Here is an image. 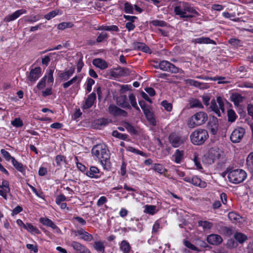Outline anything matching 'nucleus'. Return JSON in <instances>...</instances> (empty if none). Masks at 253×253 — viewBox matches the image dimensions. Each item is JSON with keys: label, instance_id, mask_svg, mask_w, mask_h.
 <instances>
[{"label": "nucleus", "instance_id": "nucleus-27", "mask_svg": "<svg viewBox=\"0 0 253 253\" xmlns=\"http://www.w3.org/2000/svg\"><path fill=\"white\" fill-rule=\"evenodd\" d=\"M191 183L201 188H205L207 186V183L205 181H202L197 176H194L191 178Z\"/></svg>", "mask_w": 253, "mask_h": 253}, {"label": "nucleus", "instance_id": "nucleus-25", "mask_svg": "<svg viewBox=\"0 0 253 253\" xmlns=\"http://www.w3.org/2000/svg\"><path fill=\"white\" fill-rule=\"evenodd\" d=\"M185 82L187 84H188L189 85H193L195 87H198L200 88H205L206 87V84H205L200 83L192 79H187L185 80Z\"/></svg>", "mask_w": 253, "mask_h": 253}, {"label": "nucleus", "instance_id": "nucleus-15", "mask_svg": "<svg viewBox=\"0 0 253 253\" xmlns=\"http://www.w3.org/2000/svg\"><path fill=\"white\" fill-rule=\"evenodd\" d=\"M75 70L74 67H71L69 70L59 73L58 76L61 80L64 81H67L73 75L75 72Z\"/></svg>", "mask_w": 253, "mask_h": 253}, {"label": "nucleus", "instance_id": "nucleus-62", "mask_svg": "<svg viewBox=\"0 0 253 253\" xmlns=\"http://www.w3.org/2000/svg\"><path fill=\"white\" fill-rule=\"evenodd\" d=\"M127 150L131 152L134 153L139 154V155H140L143 156H145V154L144 152H143L142 151H139L138 150H137L133 147H129L128 148Z\"/></svg>", "mask_w": 253, "mask_h": 253}, {"label": "nucleus", "instance_id": "nucleus-8", "mask_svg": "<svg viewBox=\"0 0 253 253\" xmlns=\"http://www.w3.org/2000/svg\"><path fill=\"white\" fill-rule=\"evenodd\" d=\"M245 132V129L242 127L234 129L230 135L231 141L233 143L239 142L243 138Z\"/></svg>", "mask_w": 253, "mask_h": 253}, {"label": "nucleus", "instance_id": "nucleus-54", "mask_svg": "<svg viewBox=\"0 0 253 253\" xmlns=\"http://www.w3.org/2000/svg\"><path fill=\"white\" fill-rule=\"evenodd\" d=\"M11 124L13 126L17 127H21L23 125L22 121L20 118H15L11 122Z\"/></svg>", "mask_w": 253, "mask_h": 253}, {"label": "nucleus", "instance_id": "nucleus-50", "mask_svg": "<svg viewBox=\"0 0 253 253\" xmlns=\"http://www.w3.org/2000/svg\"><path fill=\"white\" fill-rule=\"evenodd\" d=\"M225 78L224 77H218V76H216V77H211L210 78V80L211 81H218V84H227L228 83H229V82L228 81H224L225 80Z\"/></svg>", "mask_w": 253, "mask_h": 253}, {"label": "nucleus", "instance_id": "nucleus-63", "mask_svg": "<svg viewBox=\"0 0 253 253\" xmlns=\"http://www.w3.org/2000/svg\"><path fill=\"white\" fill-rule=\"evenodd\" d=\"M228 217L231 220H236L239 219V216L234 212H230Z\"/></svg>", "mask_w": 253, "mask_h": 253}, {"label": "nucleus", "instance_id": "nucleus-21", "mask_svg": "<svg viewBox=\"0 0 253 253\" xmlns=\"http://www.w3.org/2000/svg\"><path fill=\"white\" fill-rule=\"evenodd\" d=\"M218 231L220 234L227 237L231 236L234 233L232 227L225 226H220L218 229Z\"/></svg>", "mask_w": 253, "mask_h": 253}, {"label": "nucleus", "instance_id": "nucleus-49", "mask_svg": "<svg viewBox=\"0 0 253 253\" xmlns=\"http://www.w3.org/2000/svg\"><path fill=\"white\" fill-rule=\"evenodd\" d=\"M119 75L122 76H128L130 71L128 68H119Z\"/></svg>", "mask_w": 253, "mask_h": 253}, {"label": "nucleus", "instance_id": "nucleus-61", "mask_svg": "<svg viewBox=\"0 0 253 253\" xmlns=\"http://www.w3.org/2000/svg\"><path fill=\"white\" fill-rule=\"evenodd\" d=\"M94 83H95V82L93 79H92L91 78H89L88 79L87 82V86H86V90L88 92H89L90 91H91V86L93 84H94Z\"/></svg>", "mask_w": 253, "mask_h": 253}, {"label": "nucleus", "instance_id": "nucleus-10", "mask_svg": "<svg viewBox=\"0 0 253 253\" xmlns=\"http://www.w3.org/2000/svg\"><path fill=\"white\" fill-rule=\"evenodd\" d=\"M207 241L210 245L217 246L222 242L223 239L219 235L211 234L207 237Z\"/></svg>", "mask_w": 253, "mask_h": 253}, {"label": "nucleus", "instance_id": "nucleus-7", "mask_svg": "<svg viewBox=\"0 0 253 253\" xmlns=\"http://www.w3.org/2000/svg\"><path fill=\"white\" fill-rule=\"evenodd\" d=\"M216 101L218 106L216 104L215 101L213 99L211 101L210 108L218 117H220L221 116L220 110L222 113L224 112V99L220 96H218L216 98Z\"/></svg>", "mask_w": 253, "mask_h": 253}, {"label": "nucleus", "instance_id": "nucleus-64", "mask_svg": "<svg viewBox=\"0 0 253 253\" xmlns=\"http://www.w3.org/2000/svg\"><path fill=\"white\" fill-rule=\"evenodd\" d=\"M197 244L198 246H199L201 247L204 248H209L211 249V247L209 245H208L206 242L203 240H198L197 241Z\"/></svg>", "mask_w": 253, "mask_h": 253}, {"label": "nucleus", "instance_id": "nucleus-42", "mask_svg": "<svg viewBox=\"0 0 253 253\" xmlns=\"http://www.w3.org/2000/svg\"><path fill=\"white\" fill-rule=\"evenodd\" d=\"M144 212L150 214H154L156 212V207L152 205H146Z\"/></svg>", "mask_w": 253, "mask_h": 253}, {"label": "nucleus", "instance_id": "nucleus-17", "mask_svg": "<svg viewBox=\"0 0 253 253\" xmlns=\"http://www.w3.org/2000/svg\"><path fill=\"white\" fill-rule=\"evenodd\" d=\"M71 246L79 253H90L88 249L79 242L76 241L72 242Z\"/></svg>", "mask_w": 253, "mask_h": 253}, {"label": "nucleus", "instance_id": "nucleus-23", "mask_svg": "<svg viewBox=\"0 0 253 253\" xmlns=\"http://www.w3.org/2000/svg\"><path fill=\"white\" fill-rule=\"evenodd\" d=\"M133 47L134 49L141 50L144 52L148 53L150 50L148 46L145 43L140 42H135L133 43Z\"/></svg>", "mask_w": 253, "mask_h": 253}, {"label": "nucleus", "instance_id": "nucleus-22", "mask_svg": "<svg viewBox=\"0 0 253 253\" xmlns=\"http://www.w3.org/2000/svg\"><path fill=\"white\" fill-rule=\"evenodd\" d=\"M118 105L121 107L125 108H130L128 102H127V98L126 95L121 96L117 100Z\"/></svg>", "mask_w": 253, "mask_h": 253}, {"label": "nucleus", "instance_id": "nucleus-4", "mask_svg": "<svg viewBox=\"0 0 253 253\" xmlns=\"http://www.w3.org/2000/svg\"><path fill=\"white\" fill-rule=\"evenodd\" d=\"M227 177L231 182L238 184L242 182L246 179L247 173L242 169H236L229 171Z\"/></svg>", "mask_w": 253, "mask_h": 253}, {"label": "nucleus", "instance_id": "nucleus-13", "mask_svg": "<svg viewBox=\"0 0 253 253\" xmlns=\"http://www.w3.org/2000/svg\"><path fill=\"white\" fill-rule=\"evenodd\" d=\"M41 68L40 67H36L31 70L29 76V80L31 82H36L41 76Z\"/></svg>", "mask_w": 253, "mask_h": 253}, {"label": "nucleus", "instance_id": "nucleus-19", "mask_svg": "<svg viewBox=\"0 0 253 253\" xmlns=\"http://www.w3.org/2000/svg\"><path fill=\"white\" fill-rule=\"evenodd\" d=\"M96 99V94L92 92L90 94L85 100V104L84 106V109H88L90 108L93 104Z\"/></svg>", "mask_w": 253, "mask_h": 253}, {"label": "nucleus", "instance_id": "nucleus-55", "mask_svg": "<svg viewBox=\"0 0 253 253\" xmlns=\"http://www.w3.org/2000/svg\"><path fill=\"white\" fill-rule=\"evenodd\" d=\"M193 161L195 165L196 166L197 169H202V166L200 164L199 158L198 157V155L195 153L194 154Z\"/></svg>", "mask_w": 253, "mask_h": 253}, {"label": "nucleus", "instance_id": "nucleus-28", "mask_svg": "<svg viewBox=\"0 0 253 253\" xmlns=\"http://www.w3.org/2000/svg\"><path fill=\"white\" fill-rule=\"evenodd\" d=\"M184 152L177 149L172 157L174 159V161L177 164H179L183 159Z\"/></svg>", "mask_w": 253, "mask_h": 253}, {"label": "nucleus", "instance_id": "nucleus-1", "mask_svg": "<svg viewBox=\"0 0 253 253\" xmlns=\"http://www.w3.org/2000/svg\"><path fill=\"white\" fill-rule=\"evenodd\" d=\"M175 15H178L185 20H188L196 16H199V13L191 5L186 2L181 1L177 3L174 8Z\"/></svg>", "mask_w": 253, "mask_h": 253}, {"label": "nucleus", "instance_id": "nucleus-35", "mask_svg": "<svg viewBox=\"0 0 253 253\" xmlns=\"http://www.w3.org/2000/svg\"><path fill=\"white\" fill-rule=\"evenodd\" d=\"M247 165L248 169L253 172V152L250 153L247 158Z\"/></svg>", "mask_w": 253, "mask_h": 253}, {"label": "nucleus", "instance_id": "nucleus-60", "mask_svg": "<svg viewBox=\"0 0 253 253\" xmlns=\"http://www.w3.org/2000/svg\"><path fill=\"white\" fill-rule=\"evenodd\" d=\"M46 79V76H44L38 84L37 86L39 89H42L45 86Z\"/></svg>", "mask_w": 253, "mask_h": 253}, {"label": "nucleus", "instance_id": "nucleus-59", "mask_svg": "<svg viewBox=\"0 0 253 253\" xmlns=\"http://www.w3.org/2000/svg\"><path fill=\"white\" fill-rule=\"evenodd\" d=\"M228 42L229 43H230L231 45L235 46H238L240 45L241 44V41L237 39H230Z\"/></svg>", "mask_w": 253, "mask_h": 253}, {"label": "nucleus", "instance_id": "nucleus-53", "mask_svg": "<svg viewBox=\"0 0 253 253\" xmlns=\"http://www.w3.org/2000/svg\"><path fill=\"white\" fill-rule=\"evenodd\" d=\"M1 154L3 156V157L5 159L6 161H10L12 160V158H13L14 157L11 156L10 154L6 151L5 150L2 149L0 150Z\"/></svg>", "mask_w": 253, "mask_h": 253}, {"label": "nucleus", "instance_id": "nucleus-12", "mask_svg": "<svg viewBox=\"0 0 253 253\" xmlns=\"http://www.w3.org/2000/svg\"><path fill=\"white\" fill-rule=\"evenodd\" d=\"M208 126L210 129L211 133L214 135L217 133L218 128V119L214 116L210 118L208 123Z\"/></svg>", "mask_w": 253, "mask_h": 253}, {"label": "nucleus", "instance_id": "nucleus-41", "mask_svg": "<svg viewBox=\"0 0 253 253\" xmlns=\"http://www.w3.org/2000/svg\"><path fill=\"white\" fill-rule=\"evenodd\" d=\"M189 104L190 105V108H196V107H198V108H202L203 107V105H202L201 102L197 99H193L190 100Z\"/></svg>", "mask_w": 253, "mask_h": 253}, {"label": "nucleus", "instance_id": "nucleus-57", "mask_svg": "<svg viewBox=\"0 0 253 253\" xmlns=\"http://www.w3.org/2000/svg\"><path fill=\"white\" fill-rule=\"evenodd\" d=\"M161 104L167 111L170 112L172 110V105L166 100L163 101Z\"/></svg>", "mask_w": 253, "mask_h": 253}, {"label": "nucleus", "instance_id": "nucleus-20", "mask_svg": "<svg viewBox=\"0 0 253 253\" xmlns=\"http://www.w3.org/2000/svg\"><path fill=\"white\" fill-rule=\"evenodd\" d=\"M193 42L195 43H199V44H216V42L215 41L210 39L208 37H201L199 38H197L193 40Z\"/></svg>", "mask_w": 253, "mask_h": 253}, {"label": "nucleus", "instance_id": "nucleus-56", "mask_svg": "<svg viewBox=\"0 0 253 253\" xmlns=\"http://www.w3.org/2000/svg\"><path fill=\"white\" fill-rule=\"evenodd\" d=\"M125 10L126 13L132 14L133 13L132 6L129 3L126 2L125 4Z\"/></svg>", "mask_w": 253, "mask_h": 253}, {"label": "nucleus", "instance_id": "nucleus-14", "mask_svg": "<svg viewBox=\"0 0 253 253\" xmlns=\"http://www.w3.org/2000/svg\"><path fill=\"white\" fill-rule=\"evenodd\" d=\"M74 233L76 236L80 235L81 236V239L87 242L91 241L93 239V237L91 234L82 228L74 231Z\"/></svg>", "mask_w": 253, "mask_h": 253}, {"label": "nucleus", "instance_id": "nucleus-26", "mask_svg": "<svg viewBox=\"0 0 253 253\" xmlns=\"http://www.w3.org/2000/svg\"><path fill=\"white\" fill-rule=\"evenodd\" d=\"M198 226L202 227L205 231L211 229L213 226L212 223L206 220H200L198 222Z\"/></svg>", "mask_w": 253, "mask_h": 253}, {"label": "nucleus", "instance_id": "nucleus-18", "mask_svg": "<svg viewBox=\"0 0 253 253\" xmlns=\"http://www.w3.org/2000/svg\"><path fill=\"white\" fill-rule=\"evenodd\" d=\"M92 64L96 67L104 70L108 67V63L104 60L101 58H96L93 60Z\"/></svg>", "mask_w": 253, "mask_h": 253}, {"label": "nucleus", "instance_id": "nucleus-6", "mask_svg": "<svg viewBox=\"0 0 253 253\" xmlns=\"http://www.w3.org/2000/svg\"><path fill=\"white\" fill-rule=\"evenodd\" d=\"M154 67L155 68H159L164 71L170 72L173 74H176L179 72L178 68L166 60H162L160 61L158 65Z\"/></svg>", "mask_w": 253, "mask_h": 253}, {"label": "nucleus", "instance_id": "nucleus-38", "mask_svg": "<svg viewBox=\"0 0 253 253\" xmlns=\"http://www.w3.org/2000/svg\"><path fill=\"white\" fill-rule=\"evenodd\" d=\"M129 100L133 108H134L136 110L140 111V109L137 105L135 97L133 93H130L129 94Z\"/></svg>", "mask_w": 253, "mask_h": 253}, {"label": "nucleus", "instance_id": "nucleus-46", "mask_svg": "<svg viewBox=\"0 0 253 253\" xmlns=\"http://www.w3.org/2000/svg\"><path fill=\"white\" fill-rule=\"evenodd\" d=\"M94 249L102 253L104 252V246L103 243L101 242H95L94 246Z\"/></svg>", "mask_w": 253, "mask_h": 253}, {"label": "nucleus", "instance_id": "nucleus-37", "mask_svg": "<svg viewBox=\"0 0 253 253\" xmlns=\"http://www.w3.org/2000/svg\"><path fill=\"white\" fill-rule=\"evenodd\" d=\"M153 169L156 172L162 174L167 171L166 169L164 167L159 164H155L153 166Z\"/></svg>", "mask_w": 253, "mask_h": 253}, {"label": "nucleus", "instance_id": "nucleus-52", "mask_svg": "<svg viewBox=\"0 0 253 253\" xmlns=\"http://www.w3.org/2000/svg\"><path fill=\"white\" fill-rule=\"evenodd\" d=\"M184 245L188 248L196 251H200V250L198 249L197 247L195 246L194 245L191 244L189 241L187 240H184Z\"/></svg>", "mask_w": 253, "mask_h": 253}, {"label": "nucleus", "instance_id": "nucleus-9", "mask_svg": "<svg viewBox=\"0 0 253 253\" xmlns=\"http://www.w3.org/2000/svg\"><path fill=\"white\" fill-rule=\"evenodd\" d=\"M169 142L173 147H178L183 144L185 139L175 133L170 134L169 136Z\"/></svg>", "mask_w": 253, "mask_h": 253}, {"label": "nucleus", "instance_id": "nucleus-58", "mask_svg": "<svg viewBox=\"0 0 253 253\" xmlns=\"http://www.w3.org/2000/svg\"><path fill=\"white\" fill-rule=\"evenodd\" d=\"M107 38L108 34L107 33H102L97 37L96 42H101Z\"/></svg>", "mask_w": 253, "mask_h": 253}, {"label": "nucleus", "instance_id": "nucleus-51", "mask_svg": "<svg viewBox=\"0 0 253 253\" xmlns=\"http://www.w3.org/2000/svg\"><path fill=\"white\" fill-rule=\"evenodd\" d=\"M59 12V10H53V11H52L50 12H49L48 13L45 14L44 15V18L49 20L50 19H51V18L54 17L56 15H57L58 14Z\"/></svg>", "mask_w": 253, "mask_h": 253}, {"label": "nucleus", "instance_id": "nucleus-32", "mask_svg": "<svg viewBox=\"0 0 253 253\" xmlns=\"http://www.w3.org/2000/svg\"><path fill=\"white\" fill-rule=\"evenodd\" d=\"M99 173V169L95 167H91L89 170H88L86 172V174L91 178H96L97 176V174Z\"/></svg>", "mask_w": 253, "mask_h": 253}, {"label": "nucleus", "instance_id": "nucleus-43", "mask_svg": "<svg viewBox=\"0 0 253 253\" xmlns=\"http://www.w3.org/2000/svg\"><path fill=\"white\" fill-rule=\"evenodd\" d=\"M124 126L128 132L131 134H135L137 133V131L133 126L128 123H125Z\"/></svg>", "mask_w": 253, "mask_h": 253}, {"label": "nucleus", "instance_id": "nucleus-39", "mask_svg": "<svg viewBox=\"0 0 253 253\" xmlns=\"http://www.w3.org/2000/svg\"><path fill=\"white\" fill-rule=\"evenodd\" d=\"M24 228L27 229L28 231L33 233L37 234L39 232V230L37 228L35 227L30 223H26L25 225H24Z\"/></svg>", "mask_w": 253, "mask_h": 253}, {"label": "nucleus", "instance_id": "nucleus-29", "mask_svg": "<svg viewBox=\"0 0 253 253\" xmlns=\"http://www.w3.org/2000/svg\"><path fill=\"white\" fill-rule=\"evenodd\" d=\"M231 101L234 102L235 105H238L239 104L242 102L244 97L239 93H233L231 96Z\"/></svg>", "mask_w": 253, "mask_h": 253}, {"label": "nucleus", "instance_id": "nucleus-24", "mask_svg": "<svg viewBox=\"0 0 253 253\" xmlns=\"http://www.w3.org/2000/svg\"><path fill=\"white\" fill-rule=\"evenodd\" d=\"M81 81V78L80 76H76L70 80L63 83L62 85L64 89H66L75 83H77L78 84H80Z\"/></svg>", "mask_w": 253, "mask_h": 253}, {"label": "nucleus", "instance_id": "nucleus-2", "mask_svg": "<svg viewBox=\"0 0 253 253\" xmlns=\"http://www.w3.org/2000/svg\"><path fill=\"white\" fill-rule=\"evenodd\" d=\"M91 153L100 159L102 165H107L109 159V151L104 144H98L93 147Z\"/></svg>", "mask_w": 253, "mask_h": 253}, {"label": "nucleus", "instance_id": "nucleus-33", "mask_svg": "<svg viewBox=\"0 0 253 253\" xmlns=\"http://www.w3.org/2000/svg\"><path fill=\"white\" fill-rule=\"evenodd\" d=\"M120 249L124 253H128L130 250V246L127 241L123 240L121 242Z\"/></svg>", "mask_w": 253, "mask_h": 253}, {"label": "nucleus", "instance_id": "nucleus-34", "mask_svg": "<svg viewBox=\"0 0 253 253\" xmlns=\"http://www.w3.org/2000/svg\"><path fill=\"white\" fill-rule=\"evenodd\" d=\"M234 238L240 244L245 242L248 239L247 236L242 233H236Z\"/></svg>", "mask_w": 253, "mask_h": 253}, {"label": "nucleus", "instance_id": "nucleus-16", "mask_svg": "<svg viewBox=\"0 0 253 253\" xmlns=\"http://www.w3.org/2000/svg\"><path fill=\"white\" fill-rule=\"evenodd\" d=\"M26 11L24 9H21L18 10L10 15L6 16L4 18V20L6 22H10L13 21L18 18L21 14L25 13Z\"/></svg>", "mask_w": 253, "mask_h": 253}, {"label": "nucleus", "instance_id": "nucleus-11", "mask_svg": "<svg viewBox=\"0 0 253 253\" xmlns=\"http://www.w3.org/2000/svg\"><path fill=\"white\" fill-rule=\"evenodd\" d=\"M108 110L109 113L114 116L126 117L127 115L126 111L114 105H110Z\"/></svg>", "mask_w": 253, "mask_h": 253}, {"label": "nucleus", "instance_id": "nucleus-40", "mask_svg": "<svg viewBox=\"0 0 253 253\" xmlns=\"http://www.w3.org/2000/svg\"><path fill=\"white\" fill-rule=\"evenodd\" d=\"M228 120L229 122H233L237 118L235 112L232 109H229L227 111Z\"/></svg>", "mask_w": 253, "mask_h": 253}, {"label": "nucleus", "instance_id": "nucleus-44", "mask_svg": "<svg viewBox=\"0 0 253 253\" xmlns=\"http://www.w3.org/2000/svg\"><path fill=\"white\" fill-rule=\"evenodd\" d=\"M112 135L115 137L124 140H126L127 137V135L126 134L121 133L117 130H114L112 132Z\"/></svg>", "mask_w": 253, "mask_h": 253}, {"label": "nucleus", "instance_id": "nucleus-48", "mask_svg": "<svg viewBox=\"0 0 253 253\" xmlns=\"http://www.w3.org/2000/svg\"><path fill=\"white\" fill-rule=\"evenodd\" d=\"M73 26V24L70 22H63L58 25L57 28L59 30H64L67 28H71Z\"/></svg>", "mask_w": 253, "mask_h": 253}, {"label": "nucleus", "instance_id": "nucleus-47", "mask_svg": "<svg viewBox=\"0 0 253 253\" xmlns=\"http://www.w3.org/2000/svg\"><path fill=\"white\" fill-rule=\"evenodd\" d=\"M150 24L154 26L165 27L167 26V23L164 21L159 20H154L150 22Z\"/></svg>", "mask_w": 253, "mask_h": 253}, {"label": "nucleus", "instance_id": "nucleus-30", "mask_svg": "<svg viewBox=\"0 0 253 253\" xmlns=\"http://www.w3.org/2000/svg\"><path fill=\"white\" fill-rule=\"evenodd\" d=\"M40 221L42 224L49 226L53 229H58L54 222L47 218H41Z\"/></svg>", "mask_w": 253, "mask_h": 253}, {"label": "nucleus", "instance_id": "nucleus-3", "mask_svg": "<svg viewBox=\"0 0 253 253\" xmlns=\"http://www.w3.org/2000/svg\"><path fill=\"white\" fill-rule=\"evenodd\" d=\"M208 137L209 134L207 130L201 128L197 129L190 135L192 143L197 145L203 144Z\"/></svg>", "mask_w": 253, "mask_h": 253}, {"label": "nucleus", "instance_id": "nucleus-31", "mask_svg": "<svg viewBox=\"0 0 253 253\" xmlns=\"http://www.w3.org/2000/svg\"><path fill=\"white\" fill-rule=\"evenodd\" d=\"M147 119L153 125H156V121L153 117L152 112L149 109L144 110L143 111Z\"/></svg>", "mask_w": 253, "mask_h": 253}, {"label": "nucleus", "instance_id": "nucleus-45", "mask_svg": "<svg viewBox=\"0 0 253 253\" xmlns=\"http://www.w3.org/2000/svg\"><path fill=\"white\" fill-rule=\"evenodd\" d=\"M109 123V121L107 119L101 118L96 121V124L98 126V127L100 128L101 127L105 126Z\"/></svg>", "mask_w": 253, "mask_h": 253}, {"label": "nucleus", "instance_id": "nucleus-36", "mask_svg": "<svg viewBox=\"0 0 253 253\" xmlns=\"http://www.w3.org/2000/svg\"><path fill=\"white\" fill-rule=\"evenodd\" d=\"M11 161L14 167L17 170L21 172H23L24 171L23 165L16 161L14 158H12V160Z\"/></svg>", "mask_w": 253, "mask_h": 253}, {"label": "nucleus", "instance_id": "nucleus-5", "mask_svg": "<svg viewBox=\"0 0 253 253\" xmlns=\"http://www.w3.org/2000/svg\"><path fill=\"white\" fill-rule=\"evenodd\" d=\"M207 120V114L204 112H199L190 118L188 122V126L190 127L193 128L204 124Z\"/></svg>", "mask_w": 253, "mask_h": 253}]
</instances>
